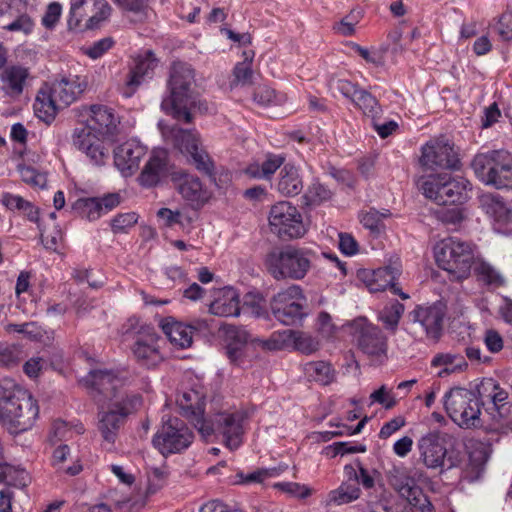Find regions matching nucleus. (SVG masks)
I'll return each instance as SVG.
<instances>
[{
  "label": "nucleus",
  "mask_w": 512,
  "mask_h": 512,
  "mask_svg": "<svg viewBox=\"0 0 512 512\" xmlns=\"http://www.w3.org/2000/svg\"><path fill=\"white\" fill-rule=\"evenodd\" d=\"M295 332L293 330H283L274 332L266 342V346L271 350H282L293 346Z\"/></svg>",
  "instance_id": "nucleus-50"
},
{
  "label": "nucleus",
  "mask_w": 512,
  "mask_h": 512,
  "mask_svg": "<svg viewBox=\"0 0 512 512\" xmlns=\"http://www.w3.org/2000/svg\"><path fill=\"white\" fill-rule=\"evenodd\" d=\"M169 172L168 153L165 149H155L141 171L138 182L150 188L156 186Z\"/></svg>",
  "instance_id": "nucleus-28"
},
{
  "label": "nucleus",
  "mask_w": 512,
  "mask_h": 512,
  "mask_svg": "<svg viewBox=\"0 0 512 512\" xmlns=\"http://www.w3.org/2000/svg\"><path fill=\"white\" fill-rule=\"evenodd\" d=\"M498 383L492 379H484L478 386V394L483 405L486 403L492 404V395L497 390Z\"/></svg>",
  "instance_id": "nucleus-60"
},
{
  "label": "nucleus",
  "mask_w": 512,
  "mask_h": 512,
  "mask_svg": "<svg viewBox=\"0 0 512 512\" xmlns=\"http://www.w3.org/2000/svg\"><path fill=\"white\" fill-rule=\"evenodd\" d=\"M34 28V22L28 14H21L11 23L3 26L4 30L10 32H21L25 35L30 34Z\"/></svg>",
  "instance_id": "nucleus-53"
},
{
  "label": "nucleus",
  "mask_w": 512,
  "mask_h": 512,
  "mask_svg": "<svg viewBox=\"0 0 512 512\" xmlns=\"http://www.w3.org/2000/svg\"><path fill=\"white\" fill-rule=\"evenodd\" d=\"M306 376L322 385L330 384L335 377L334 369L325 361L308 362L304 366Z\"/></svg>",
  "instance_id": "nucleus-39"
},
{
  "label": "nucleus",
  "mask_w": 512,
  "mask_h": 512,
  "mask_svg": "<svg viewBox=\"0 0 512 512\" xmlns=\"http://www.w3.org/2000/svg\"><path fill=\"white\" fill-rule=\"evenodd\" d=\"M114 45L115 41L112 37H105L83 47L82 52L90 59L97 60L112 49Z\"/></svg>",
  "instance_id": "nucleus-47"
},
{
  "label": "nucleus",
  "mask_w": 512,
  "mask_h": 512,
  "mask_svg": "<svg viewBox=\"0 0 512 512\" xmlns=\"http://www.w3.org/2000/svg\"><path fill=\"white\" fill-rule=\"evenodd\" d=\"M306 297L299 285H290L279 291L270 301V307L274 317L282 324L298 325L308 315Z\"/></svg>",
  "instance_id": "nucleus-12"
},
{
  "label": "nucleus",
  "mask_w": 512,
  "mask_h": 512,
  "mask_svg": "<svg viewBox=\"0 0 512 512\" xmlns=\"http://www.w3.org/2000/svg\"><path fill=\"white\" fill-rule=\"evenodd\" d=\"M39 415V407L32 395L10 380L0 385V420L11 433L30 429Z\"/></svg>",
  "instance_id": "nucleus-2"
},
{
  "label": "nucleus",
  "mask_w": 512,
  "mask_h": 512,
  "mask_svg": "<svg viewBox=\"0 0 512 512\" xmlns=\"http://www.w3.org/2000/svg\"><path fill=\"white\" fill-rule=\"evenodd\" d=\"M163 332L169 341L179 348H187L192 344L193 328L181 322H165L162 325Z\"/></svg>",
  "instance_id": "nucleus-35"
},
{
  "label": "nucleus",
  "mask_w": 512,
  "mask_h": 512,
  "mask_svg": "<svg viewBox=\"0 0 512 512\" xmlns=\"http://www.w3.org/2000/svg\"><path fill=\"white\" fill-rule=\"evenodd\" d=\"M194 440L193 431L179 418L163 420L152 439L153 446L163 455L177 454L188 449Z\"/></svg>",
  "instance_id": "nucleus-13"
},
{
  "label": "nucleus",
  "mask_w": 512,
  "mask_h": 512,
  "mask_svg": "<svg viewBox=\"0 0 512 512\" xmlns=\"http://www.w3.org/2000/svg\"><path fill=\"white\" fill-rule=\"evenodd\" d=\"M332 197V192L318 180L313 181L302 196L303 204L316 206Z\"/></svg>",
  "instance_id": "nucleus-42"
},
{
  "label": "nucleus",
  "mask_w": 512,
  "mask_h": 512,
  "mask_svg": "<svg viewBox=\"0 0 512 512\" xmlns=\"http://www.w3.org/2000/svg\"><path fill=\"white\" fill-rule=\"evenodd\" d=\"M62 14V6L58 2H52L47 6V9L42 17V25L47 29H53L58 23Z\"/></svg>",
  "instance_id": "nucleus-56"
},
{
  "label": "nucleus",
  "mask_w": 512,
  "mask_h": 512,
  "mask_svg": "<svg viewBox=\"0 0 512 512\" xmlns=\"http://www.w3.org/2000/svg\"><path fill=\"white\" fill-rule=\"evenodd\" d=\"M474 271L478 280L482 281L486 285H494L499 287L505 283V279L502 274L488 262H477Z\"/></svg>",
  "instance_id": "nucleus-44"
},
{
  "label": "nucleus",
  "mask_w": 512,
  "mask_h": 512,
  "mask_svg": "<svg viewBox=\"0 0 512 512\" xmlns=\"http://www.w3.org/2000/svg\"><path fill=\"white\" fill-rule=\"evenodd\" d=\"M370 399L373 403L381 404L385 409H391L396 405L395 398L387 392L384 385L371 393Z\"/></svg>",
  "instance_id": "nucleus-62"
},
{
  "label": "nucleus",
  "mask_w": 512,
  "mask_h": 512,
  "mask_svg": "<svg viewBox=\"0 0 512 512\" xmlns=\"http://www.w3.org/2000/svg\"><path fill=\"white\" fill-rule=\"evenodd\" d=\"M97 404L98 430L104 441L114 444L127 416L141 405V397L131 394L121 399Z\"/></svg>",
  "instance_id": "nucleus-8"
},
{
  "label": "nucleus",
  "mask_w": 512,
  "mask_h": 512,
  "mask_svg": "<svg viewBox=\"0 0 512 512\" xmlns=\"http://www.w3.org/2000/svg\"><path fill=\"white\" fill-rule=\"evenodd\" d=\"M110 15V6L106 0H71L68 19L70 29H80L86 20V27L92 28Z\"/></svg>",
  "instance_id": "nucleus-19"
},
{
  "label": "nucleus",
  "mask_w": 512,
  "mask_h": 512,
  "mask_svg": "<svg viewBox=\"0 0 512 512\" xmlns=\"http://www.w3.org/2000/svg\"><path fill=\"white\" fill-rule=\"evenodd\" d=\"M360 19V12L352 11L344 17L339 23L334 25V30L343 36H351L355 32V25Z\"/></svg>",
  "instance_id": "nucleus-54"
},
{
  "label": "nucleus",
  "mask_w": 512,
  "mask_h": 512,
  "mask_svg": "<svg viewBox=\"0 0 512 512\" xmlns=\"http://www.w3.org/2000/svg\"><path fill=\"white\" fill-rule=\"evenodd\" d=\"M419 161L426 170H457L460 167V160L454 145L444 137L431 139L425 143L421 148Z\"/></svg>",
  "instance_id": "nucleus-16"
},
{
  "label": "nucleus",
  "mask_w": 512,
  "mask_h": 512,
  "mask_svg": "<svg viewBox=\"0 0 512 512\" xmlns=\"http://www.w3.org/2000/svg\"><path fill=\"white\" fill-rule=\"evenodd\" d=\"M319 341L313 336L302 332L296 331L293 341V348L303 354H312L319 349Z\"/></svg>",
  "instance_id": "nucleus-48"
},
{
  "label": "nucleus",
  "mask_w": 512,
  "mask_h": 512,
  "mask_svg": "<svg viewBox=\"0 0 512 512\" xmlns=\"http://www.w3.org/2000/svg\"><path fill=\"white\" fill-rule=\"evenodd\" d=\"M140 335L135 338L132 348L137 361L148 368L156 366L161 362L162 356L159 351V337L154 328H142Z\"/></svg>",
  "instance_id": "nucleus-26"
},
{
  "label": "nucleus",
  "mask_w": 512,
  "mask_h": 512,
  "mask_svg": "<svg viewBox=\"0 0 512 512\" xmlns=\"http://www.w3.org/2000/svg\"><path fill=\"white\" fill-rule=\"evenodd\" d=\"M511 24H512V14H503L500 16L498 23L496 25L497 33L505 41H509L512 39Z\"/></svg>",
  "instance_id": "nucleus-64"
},
{
  "label": "nucleus",
  "mask_w": 512,
  "mask_h": 512,
  "mask_svg": "<svg viewBox=\"0 0 512 512\" xmlns=\"http://www.w3.org/2000/svg\"><path fill=\"white\" fill-rule=\"evenodd\" d=\"M128 382L127 373L114 370H92L83 379L85 387L97 403L121 399L127 394L121 389Z\"/></svg>",
  "instance_id": "nucleus-11"
},
{
  "label": "nucleus",
  "mask_w": 512,
  "mask_h": 512,
  "mask_svg": "<svg viewBox=\"0 0 512 512\" xmlns=\"http://www.w3.org/2000/svg\"><path fill=\"white\" fill-rule=\"evenodd\" d=\"M444 408L449 417L462 428L480 425V399L466 388L455 387L445 393Z\"/></svg>",
  "instance_id": "nucleus-10"
},
{
  "label": "nucleus",
  "mask_w": 512,
  "mask_h": 512,
  "mask_svg": "<svg viewBox=\"0 0 512 512\" xmlns=\"http://www.w3.org/2000/svg\"><path fill=\"white\" fill-rule=\"evenodd\" d=\"M158 60L152 51H145L135 58L134 66L128 72L121 93L124 97L130 98L137 91L138 87L146 79L152 78Z\"/></svg>",
  "instance_id": "nucleus-23"
},
{
  "label": "nucleus",
  "mask_w": 512,
  "mask_h": 512,
  "mask_svg": "<svg viewBox=\"0 0 512 512\" xmlns=\"http://www.w3.org/2000/svg\"><path fill=\"white\" fill-rule=\"evenodd\" d=\"M18 171L20 173L21 179L33 186L38 188H44L46 185V176L40 172H38L35 168L26 165H19Z\"/></svg>",
  "instance_id": "nucleus-51"
},
{
  "label": "nucleus",
  "mask_w": 512,
  "mask_h": 512,
  "mask_svg": "<svg viewBox=\"0 0 512 512\" xmlns=\"http://www.w3.org/2000/svg\"><path fill=\"white\" fill-rule=\"evenodd\" d=\"M351 334L357 347L366 355L380 357L386 355L387 339L381 329L365 317H358L349 323Z\"/></svg>",
  "instance_id": "nucleus-17"
},
{
  "label": "nucleus",
  "mask_w": 512,
  "mask_h": 512,
  "mask_svg": "<svg viewBox=\"0 0 512 512\" xmlns=\"http://www.w3.org/2000/svg\"><path fill=\"white\" fill-rule=\"evenodd\" d=\"M174 146L187 158L199 172L212 176L214 162L204 149L197 132L179 127L172 129Z\"/></svg>",
  "instance_id": "nucleus-14"
},
{
  "label": "nucleus",
  "mask_w": 512,
  "mask_h": 512,
  "mask_svg": "<svg viewBox=\"0 0 512 512\" xmlns=\"http://www.w3.org/2000/svg\"><path fill=\"white\" fill-rule=\"evenodd\" d=\"M330 84L334 90L341 93L345 98L349 99L351 102L361 89L358 87V85L352 83L347 79H333L331 80Z\"/></svg>",
  "instance_id": "nucleus-55"
},
{
  "label": "nucleus",
  "mask_w": 512,
  "mask_h": 512,
  "mask_svg": "<svg viewBox=\"0 0 512 512\" xmlns=\"http://www.w3.org/2000/svg\"><path fill=\"white\" fill-rule=\"evenodd\" d=\"M288 468L287 465H279L278 467L258 469L251 473H238L239 483L250 484V483H261L267 478H273L279 476Z\"/></svg>",
  "instance_id": "nucleus-45"
},
{
  "label": "nucleus",
  "mask_w": 512,
  "mask_h": 512,
  "mask_svg": "<svg viewBox=\"0 0 512 512\" xmlns=\"http://www.w3.org/2000/svg\"><path fill=\"white\" fill-rule=\"evenodd\" d=\"M240 310L239 294L231 287L220 289L209 305V312L219 317L238 316Z\"/></svg>",
  "instance_id": "nucleus-32"
},
{
  "label": "nucleus",
  "mask_w": 512,
  "mask_h": 512,
  "mask_svg": "<svg viewBox=\"0 0 512 512\" xmlns=\"http://www.w3.org/2000/svg\"><path fill=\"white\" fill-rule=\"evenodd\" d=\"M120 204V196L116 193L103 197L79 199L76 208L81 215L90 221H95L109 213Z\"/></svg>",
  "instance_id": "nucleus-30"
},
{
  "label": "nucleus",
  "mask_w": 512,
  "mask_h": 512,
  "mask_svg": "<svg viewBox=\"0 0 512 512\" xmlns=\"http://www.w3.org/2000/svg\"><path fill=\"white\" fill-rule=\"evenodd\" d=\"M406 425L405 418L402 416H397L384 423L381 427L378 437L382 440H386L391 437L394 433L399 431Z\"/></svg>",
  "instance_id": "nucleus-59"
},
{
  "label": "nucleus",
  "mask_w": 512,
  "mask_h": 512,
  "mask_svg": "<svg viewBox=\"0 0 512 512\" xmlns=\"http://www.w3.org/2000/svg\"><path fill=\"white\" fill-rule=\"evenodd\" d=\"M268 220L271 231L282 239H296L306 233L301 213L288 201L273 205Z\"/></svg>",
  "instance_id": "nucleus-15"
},
{
  "label": "nucleus",
  "mask_w": 512,
  "mask_h": 512,
  "mask_svg": "<svg viewBox=\"0 0 512 512\" xmlns=\"http://www.w3.org/2000/svg\"><path fill=\"white\" fill-rule=\"evenodd\" d=\"M285 157L282 155L268 154L266 159L261 163L262 175L266 179H270L272 175L282 166Z\"/></svg>",
  "instance_id": "nucleus-58"
},
{
  "label": "nucleus",
  "mask_w": 512,
  "mask_h": 512,
  "mask_svg": "<svg viewBox=\"0 0 512 512\" xmlns=\"http://www.w3.org/2000/svg\"><path fill=\"white\" fill-rule=\"evenodd\" d=\"M404 310V305L395 301L391 305L384 307L380 311L378 318L387 330L395 332Z\"/></svg>",
  "instance_id": "nucleus-43"
},
{
  "label": "nucleus",
  "mask_w": 512,
  "mask_h": 512,
  "mask_svg": "<svg viewBox=\"0 0 512 512\" xmlns=\"http://www.w3.org/2000/svg\"><path fill=\"white\" fill-rule=\"evenodd\" d=\"M2 203L11 210H22L28 215L31 221H36L38 218L37 211L34 209L32 203L19 195L5 193L2 198Z\"/></svg>",
  "instance_id": "nucleus-46"
},
{
  "label": "nucleus",
  "mask_w": 512,
  "mask_h": 512,
  "mask_svg": "<svg viewBox=\"0 0 512 512\" xmlns=\"http://www.w3.org/2000/svg\"><path fill=\"white\" fill-rule=\"evenodd\" d=\"M390 215L391 213L387 209H383V211L380 212L371 208L360 215V221L365 228L378 235L384 230L383 220L390 217Z\"/></svg>",
  "instance_id": "nucleus-41"
},
{
  "label": "nucleus",
  "mask_w": 512,
  "mask_h": 512,
  "mask_svg": "<svg viewBox=\"0 0 512 512\" xmlns=\"http://www.w3.org/2000/svg\"><path fill=\"white\" fill-rule=\"evenodd\" d=\"M85 124L72 133V144L95 166H103L110 157V145L105 137L119 123L113 110L104 105H91L85 110Z\"/></svg>",
  "instance_id": "nucleus-1"
},
{
  "label": "nucleus",
  "mask_w": 512,
  "mask_h": 512,
  "mask_svg": "<svg viewBox=\"0 0 512 512\" xmlns=\"http://www.w3.org/2000/svg\"><path fill=\"white\" fill-rule=\"evenodd\" d=\"M387 479L393 489L411 506L421 512L430 511V502L405 468L393 467L387 472Z\"/></svg>",
  "instance_id": "nucleus-18"
},
{
  "label": "nucleus",
  "mask_w": 512,
  "mask_h": 512,
  "mask_svg": "<svg viewBox=\"0 0 512 512\" xmlns=\"http://www.w3.org/2000/svg\"><path fill=\"white\" fill-rule=\"evenodd\" d=\"M376 471L370 472L366 469L360 460H356L353 464L344 466V474L348 480L353 483L361 484L365 489H372L375 485V479L373 474Z\"/></svg>",
  "instance_id": "nucleus-38"
},
{
  "label": "nucleus",
  "mask_w": 512,
  "mask_h": 512,
  "mask_svg": "<svg viewBox=\"0 0 512 512\" xmlns=\"http://www.w3.org/2000/svg\"><path fill=\"white\" fill-rule=\"evenodd\" d=\"M195 86L194 68L186 62H174L167 80L169 94L161 102L162 110L178 120L191 122L190 110L196 104Z\"/></svg>",
  "instance_id": "nucleus-3"
},
{
  "label": "nucleus",
  "mask_w": 512,
  "mask_h": 512,
  "mask_svg": "<svg viewBox=\"0 0 512 512\" xmlns=\"http://www.w3.org/2000/svg\"><path fill=\"white\" fill-rule=\"evenodd\" d=\"M274 486L275 488L300 498H306L311 494V491L308 487L295 482H280L276 483Z\"/></svg>",
  "instance_id": "nucleus-61"
},
{
  "label": "nucleus",
  "mask_w": 512,
  "mask_h": 512,
  "mask_svg": "<svg viewBox=\"0 0 512 512\" xmlns=\"http://www.w3.org/2000/svg\"><path fill=\"white\" fill-rule=\"evenodd\" d=\"M475 176L497 189L512 187V154L506 150L478 153L471 162Z\"/></svg>",
  "instance_id": "nucleus-7"
},
{
  "label": "nucleus",
  "mask_w": 512,
  "mask_h": 512,
  "mask_svg": "<svg viewBox=\"0 0 512 512\" xmlns=\"http://www.w3.org/2000/svg\"><path fill=\"white\" fill-rule=\"evenodd\" d=\"M138 221L135 212H126L116 215L111 219V228L114 233H125Z\"/></svg>",
  "instance_id": "nucleus-52"
},
{
  "label": "nucleus",
  "mask_w": 512,
  "mask_h": 512,
  "mask_svg": "<svg viewBox=\"0 0 512 512\" xmlns=\"http://www.w3.org/2000/svg\"><path fill=\"white\" fill-rule=\"evenodd\" d=\"M176 180L178 192L192 207L200 208L211 198V192L197 176L180 173Z\"/></svg>",
  "instance_id": "nucleus-29"
},
{
  "label": "nucleus",
  "mask_w": 512,
  "mask_h": 512,
  "mask_svg": "<svg viewBox=\"0 0 512 512\" xmlns=\"http://www.w3.org/2000/svg\"><path fill=\"white\" fill-rule=\"evenodd\" d=\"M484 343L491 353L500 352L504 346L502 336L494 329H489L485 332Z\"/></svg>",
  "instance_id": "nucleus-63"
},
{
  "label": "nucleus",
  "mask_w": 512,
  "mask_h": 512,
  "mask_svg": "<svg viewBox=\"0 0 512 512\" xmlns=\"http://www.w3.org/2000/svg\"><path fill=\"white\" fill-rule=\"evenodd\" d=\"M243 309L255 317H265L267 315L266 301L259 293H248L244 297Z\"/></svg>",
  "instance_id": "nucleus-49"
},
{
  "label": "nucleus",
  "mask_w": 512,
  "mask_h": 512,
  "mask_svg": "<svg viewBox=\"0 0 512 512\" xmlns=\"http://www.w3.org/2000/svg\"><path fill=\"white\" fill-rule=\"evenodd\" d=\"M437 265L456 280L469 277L474 263V245L457 237H447L434 247Z\"/></svg>",
  "instance_id": "nucleus-6"
},
{
  "label": "nucleus",
  "mask_w": 512,
  "mask_h": 512,
  "mask_svg": "<svg viewBox=\"0 0 512 512\" xmlns=\"http://www.w3.org/2000/svg\"><path fill=\"white\" fill-rule=\"evenodd\" d=\"M181 414L186 417L203 437L212 435L213 426L204 418L205 397L204 394L190 389L183 391L176 400Z\"/></svg>",
  "instance_id": "nucleus-21"
},
{
  "label": "nucleus",
  "mask_w": 512,
  "mask_h": 512,
  "mask_svg": "<svg viewBox=\"0 0 512 512\" xmlns=\"http://www.w3.org/2000/svg\"><path fill=\"white\" fill-rule=\"evenodd\" d=\"M122 7L133 13L135 17H131L132 21H143L147 17L146 7L140 0H115Z\"/></svg>",
  "instance_id": "nucleus-57"
},
{
  "label": "nucleus",
  "mask_w": 512,
  "mask_h": 512,
  "mask_svg": "<svg viewBox=\"0 0 512 512\" xmlns=\"http://www.w3.org/2000/svg\"><path fill=\"white\" fill-rule=\"evenodd\" d=\"M244 414L241 412L219 413L208 424L213 426V433H220L226 446L230 450H236L242 444L244 429Z\"/></svg>",
  "instance_id": "nucleus-22"
},
{
  "label": "nucleus",
  "mask_w": 512,
  "mask_h": 512,
  "mask_svg": "<svg viewBox=\"0 0 512 512\" xmlns=\"http://www.w3.org/2000/svg\"><path fill=\"white\" fill-rule=\"evenodd\" d=\"M145 154L143 145L134 140L126 141L114 150V164L122 175L130 176L138 169Z\"/></svg>",
  "instance_id": "nucleus-27"
},
{
  "label": "nucleus",
  "mask_w": 512,
  "mask_h": 512,
  "mask_svg": "<svg viewBox=\"0 0 512 512\" xmlns=\"http://www.w3.org/2000/svg\"><path fill=\"white\" fill-rule=\"evenodd\" d=\"M28 77V68L9 65L0 72L1 89L10 98H18L24 91Z\"/></svg>",
  "instance_id": "nucleus-31"
},
{
  "label": "nucleus",
  "mask_w": 512,
  "mask_h": 512,
  "mask_svg": "<svg viewBox=\"0 0 512 512\" xmlns=\"http://www.w3.org/2000/svg\"><path fill=\"white\" fill-rule=\"evenodd\" d=\"M420 460L428 469L442 468L447 454L444 437L439 431H431L417 442Z\"/></svg>",
  "instance_id": "nucleus-25"
},
{
  "label": "nucleus",
  "mask_w": 512,
  "mask_h": 512,
  "mask_svg": "<svg viewBox=\"0 0 512 512\" xmlns=\"http://www.w3.org/2000/svg\"><path fill=\"white\" fill-rule=\"evenodd\" d=\"M481 205L488 215L499 222H508L511 217V210L507 207L502 197L498 194L489 193L481 197Z\"/></svg>",
  "instance_id": "nucleus-36"
},
{
  "label": "nucleus",
  "mask_w": 512,
  "mask_h": 512,
  "mask_svg": "<svg viewBox=\"0 0 512 512\" xmlns=\"http://www.w3.org/2000/svg\"><path fill=\"white\" fill-rule=\"evenodd\" d=\"M361 489L351 480H346L341 485L330 491L328 494L329 503L334 505H344L356 501L360 498Z\"/></svg>",
  "instance_id": "nucleus-37"
},
{
  "label": "nucleus",
  "mask_w": 512,
  "mask_h": 512,
  "mask_svg": "<svg viewBox=\"0 0 512 512\" xmlns=\"http://www.w3.org/2000/svg\"><path fill=\"white\" fill-rule=\"evenodd\" d=\"M87 87V81L78 75H69L55 80L51 85L42 86L34 102L36 116L45 123H51L59 110L79 99Z\"/></svg>",
  "instance_id": "nucleus-4"
},
{
  "label": "nucleus",
  "mask_w": 512,
  "mask_h": 512,
  "mask_svg": "<svg viewBox=\"0 0 512 512\" xmlns=\"http://www.w3.org/2000/svg\"><path fill=\"white\" fill-rule=\"evenodd\" d=\"M431 367L438 369V377L444 378L465 371L468 364L466 358L459 353L442 352L432 357Z\"/></svg>",
  "instance_id": "nucleus-33"
},
{
  "label": "nucleus",
  "mask_w": 512,
  "mask_h": 512,
  "mask_svg": "<svg viewBox=\"0 0 512 512\" xmlns=\"http://www.w3.org/2000/svg\"><path fill=\"white\" fill-rule=\"evenodd\" d=\"M316 258V251L310 247L287 245L279 251L270 252L265 265L275 280L298 281L306 277Z\"/></svg>",
  "instance_id": "nucleus-5"
},
{
  "label": "nucleus",
  "mask_w": 512,
  "mask_h": 512,
  "mask_svg": "<svg viewBox=\"0 0 512 512\" xmlns=\"http://www.w3.org/2000/svg\"><path fill=\"white\" fill-rule=\"evenodd\" d=\"M399 275L400 269L392 266L380 267L372 271L362 270L358 273V277L370 292H380L390 288L394 294L406 300L409 298V295L395 285V280Z\"/></svg>",
  "instance_id": "nucleus-24"
},
{
  "label": "nucleus",
  "mask_w": 512,
  "mask_h": 512,
  "mask_svg": "<svg viewBox=\"0 0 512 512\" xmlns=\"http://www.w3.org/2000/svg\"><path fill=\"white\" fill-rule=\"evenodd\" d=\"M352 103L372 120L381 113V106L378 100L367 90L360 89Z\"/></svg>",
  "instance_id": "nucleus-40"
},
{
  "label": "nucleus",
  "mask_w": 512,
  "mask_h": 512,
  "mask_svg": "<svg viewBox=\"0 0 512 512\" xmlns=\"http://www.w3.org/2000/svg\"><path fill=\"white\" fill-rule=\"evenodd\" d=\"M275 189L285 197L298 195L303 189V180L299 170L291 164L284 165L280 170Z\"/></svg>",
  "instance_id": "nucleus-34"
},
{
  "label": "nucleus",
  "mask_w": 512,
  "mask_h": 512,
  "mask_svg": "<svg viewBox=\"0 0 512 512\" xmlns=\"http://www.w3.org/2000/svg\"><path fill=\"white\" fill-rule=\"evenodd\" d=\"M469 181L463 177H453L448 173L423 177L419 182L424 196L439 205L462 203L467 198Z\"/></svg>",
  "instance_id": "nucleus-9"
},
{
  "label": "nucleus",
  "mask_w": 512,
  "mask_h": 512,
  "mask_svg": "<svg viewBox=\"0 0 512 512\" xmlns=\"http://www.w3.org/2000/svg\"><path fill=\"white\" fill-rule=\"evenodd\" d=\"M445 314L446 305L442 301H437L428 306H416L409 317L412 324L419 327L428 339L437 341L442 333Z\"/></svg>",
  "instance_id": "nucleus-20"
}]
</instances>
